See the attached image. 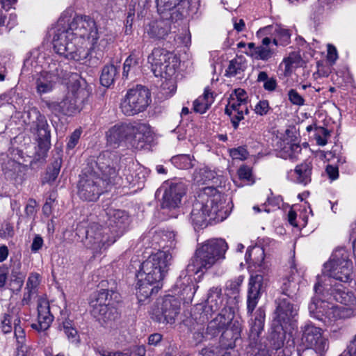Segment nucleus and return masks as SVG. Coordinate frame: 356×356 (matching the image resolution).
<instances>
[{
	"label": "nucleus",
	"instance_id": "56",
	"mask_svg": "<svg viewBox=\"0 0 356 356\" xmlns=\"http://www.w3.org/2000/svg\"><path fill=\"white\" fill-rule=\"evenodd\" d=\"M289 99L293 105L302 106L305 104L304 98L294 89H291L288 92Z\"/></svg>",
	"mask_w": 356,
	"mask_h": 356
},
{
	"label": "nucleus",
	"instance_id": "60",
	"mask_svg": "<svg viewBox=\"0 0 356 356\" xmlns=\"http://www.w3.org/2000/svg\"><path fill=\"white\" fill-rule=\"evenodd\" d=\"M325 172L332 181L336 180L339 177V169L337 166L327 165L325 169Z\"/></svg>",
	"mask_w": 356,
	"mask_h": 356
},
{
	"label": "nucleus",
	"instance_id": "46",
	"mask_svg": "<svg viewBox=\"0 0 356 356\" xmlns=\"http://www.w3.org/2000/svg\"><path fill=\"white\" fill-rule=\"evenodd\" d=\"M186 0H156V7L159 13H164L167 11H171L181 3H184Z\"/></svg>",
	"mask_w": 356,
	"mask_h": 356
},
{
	"label": "nucleus",
	"instance_id": "62",
	"mask_svg": "<svg viewBox=\"0 0 356 356\" xmlns=\"http://www.w3.org/2000/svg\"><path fill=\"white\" fill-rule=\"evenodd\" d=\"M277 86V80L274 77H270L268 81H266L264 83V88L268 91V92H273L276 90V88Z\"/></svg>",
	"mask_w": 356,
	"mask_h": 356
},
{
	"label": "nucleus",
	"instance_id": "50",
	"mask_svg": "<svg viewBox=\"0 0 356 356\" xmlns=\"http://www.w3.org/2000/svg\"><path fill=\"white\" fill-rule=\"evenodd\" d=\"M243 281V277L242 276L229 280L226 283V289L229 291L232 295H236L238 293Z\"/></svg>",
	"mask_w": 356,
	"mask_h": 356
},
{
	"label": "nucleus",
	"instance_id": "14",
	"mask_svg": "<svg viewBox=\"0 0 356 356\" xmlns=\"http://www.w3.org/2000/svg\"><path fill=\"white\" fill-rule=\"evenodd\" d=\"M30 131L37 136L40 149L47 150L51 145V129L46 117L36 107L27 111Z\"/></svg>",
	"mask_w": 356,
	"mask_h": 356
},
{
	"label": "nucleus",
	"instance_id": "15",
	"mask_svg": "<svg viewBox=\"0 0 356 356\" xmlns=\"http://www.w3.org/2000/svg\"><path fill=\"white\" fill-rule=\"evenodd\" d=\"M224 300L221 287L213 286L209 290L205 305H197L193 316L200 323H207L214 313L220 312L224 307H228L224 304Z\"/></svg>",
	"mask_w": 356,
	"mask_h": 356
},
{
	"label": "nucleus",
	"instance_id": "37",
	"mask_svg": "<svg viewBox=\"0 0 356 356\" xmlns=\"http://www.w3.org/2000/svg\"><path fill=\"white\" fill-rule=\"evenodd\" d=\"M70 96L83 108V105L90 97V92L86 87L74 83L72 86Z\"/></svg>",
	"mask_w": 356,
	"mask_h": 356
},
{
	"label": "nucleus",
	"instance_id": "6",
	"mask_svg": "<svg viewBox=\"0 0 356 356\" xmlns=\"http://www.w3.org/2000/svg\"><path fill=\"white\" fill-rule=\"evenodd\" d=\"M322 284H337V282L348 283L353 279V264L349 253L343 248H337L330 260L323 266Z\"/></svg>",
	"mask_w": 356,
	"mask_h": 356
},
{
	"label": "nucleus",
	"instance_id": "28",
	"mask_svg": "<svg viewBox=\"0 0 356 356\" xmlns=\"http://www.w3.org/2000/svg\"><path fill=\"white\" fill-rule=\"evenodd\" d=\"M241 324L237 321H232L222 332L220 337V346L222 349L233 348L235 343L241 337Z\"/></svg>",
	"mask_w": 356,
	"mask_h": 356
},
{
	"label": "nucleus",
	"instance_id": "5",
	"mask_svg": "<svg viewBox=\"0 0 356 356\" xmlns=\"http://www.w3.org/2000/svg\"><path fill=\"white\" fill-rule=\"evenodd\" d=\"M263 276L256 275L252 276L249 282V290L247 300L248 314H252V318L249 321L250 346L255 347L260 334L264 330L265 323V310L262 307L258 308L253 314L258 300L260 297L261 291L263 289Z\"/></svg>",
	"mask_w": 356,
	"mask_h": 356
},
{
	"label": "nucleus",
	"instance_id": "16",
	"mask_svg": "<svg viewBox=\"0 0 356 356\" xmlns=\"http://www.w3.org/2000/svg\"><path fill=\"white\" fill-rule=\"evenodd\" d=\"M108 297L111 298L110 291L102 289L99 291L96 299L91 302V314L102 325H107L119 317L117 309L110 307Z\"/></svg>",
	"mask_w": 356,
	"mask_h": 356
},
{
	"label": "nucleus",
	"instance_id": "42",
	"mask_svg": "<svg viewBox=\"0 0 356 356\" xmlns=\"http://www.w3.org/2000/svg\"><path fill=\"white\" fill-rule=\"evenodd\" d=\"M61 162L56 160L48 167L46 174L42 180V184H51L56 179L60 170Z\"/></svg>",
	"mask_w": 356,
	"mask_h": 356
},
{
	"label": "nucleus",
	"instance_id": "2",
	"mask_svg": "<svg viewBox=\"0 0 356 356\" xmlns=\"http://www.w3.org/2000/svg\"><path fill=\"white\" fill-rule=\"evenodd\" d=\"M227 249V243L222 238H212L198 244L194 255L190 259L186 269L181 273L176 282L181 295L191 300L197 288L193 282V276L200 274L199 277H202L216 264L223 260Z\"/></svg>",
	"mask_w": 356,
	"mask_h": 356
},
{
	"label": "nucleus",
	"instance_id": "40",
	"mask_svg": "<svg viewBox=\"0 0 356 356\" xmlns=\"http://www.w3.org/2000/svg\"><path fill=\"white\" fill-rule=\"evenodd\" d=\"M195 159L193 156L189 154H178L171 158L172 163L177 168L188 170L195 165Z\"/></svg>",
	"mask_w": 356,
	"mask_h": 356
},
{
	"label": "nucleus",
	"instance_id": "1",
	"mask_svg": "<svg viewBox=\"0 0 356 356\" xmlns=\"http://www.w3.org/2000/svg\"><path fill=\"white\" fill-rule=\"evenodd\" d=\"M119 160L116 154L104 152L97 157L95 167L85 168L77 186L80 199L95 202L113 186L121 185L122 180L118 170Z\"/></svg>",
	"mask_w": 356,
	"mask_h": 356
},
{
	"label": "nucleus",
	"instance_id": "23",
	"mask_svg": "<svg viewBox=\"0 0 356 356\" xmlns=\"http://www.w3.org/2000/svg\"><path fill=\"white\" fill-rule=\"evenodd\" d=\"M225 113L229 116L232 126L236 130L238 128L240 121L244 119V115L249 113L247 102L237 99L232 95Z\"/></svg>",
	"mask_w": 356,
	"mask_h": 356
},
{
	"label": "nucleus",
	"instance_id": "54",
	"mask_svg": "<svg viewBox=\"0 0 356 356\" xmlns=\"http://www.w3.org/2000/svg\"><path fill=\"white\" fill-rule=\"evenodd\" d=\"M238 175L241 180H245L250 184L254 183V179L252 177V169L248 165H242L238 170Z\"/></svg>",
	"mask_w": 356,
	"mask_h": 356
},
{
	"label": "nucleus",
	"instance_id": "53",
	"mask_svg": "<svg viewBox=\"0 0 356 356\" xmlns=\"http://www.w3.org/2000/svg\"><path fill=\"white\" fill-rule=\"evenodd\" d=\"M317 131L315 134L317 145L320 146L325 145L327 143V138L330 136V131L324 127L318 128Z\"/></svg>",
	"mask_w": 356,
	"mask_h": 356
},
{
	"label": "nucleus",
	"instance_id": "20",
	"mask_svg": "<svg viewBox=\"0 0 356 356\" xmlns=\"http://www.w3.org/2000/svg\"><path fill=\"white\" fill-rule=\"evenodd\" d=\"M129 141L136 149H142L153 140L152 131L149 124L139 122H133Z\"/></svg>",
	"mask_w": 356,
	"mask_h": 356
},
{
	"label": "nucleus",
	"instance_id": "63",
	"mask_svg": "<svg viewBox=\"0 0 356 356\" xmlns=\"http://www.w3.org/2000/svg\"><path fill=\"white\" fill-rule=\"evenodd\" d=\"M146 350L144 346H135L131 351L129 352V356H145Z\"/></svg>",
	"mask_w": 356,
	"mask_h": 356
},
{
	"label": "nucleus",
	"instance_id": "30",
	"mask_svg": "<svg viewBox=\"0 0 356 356\" xmlns=\"http://www.w3.org/2000/svg\"><path fill=\"white\" fill-rule=\"evenodd\" d=\"M138 282L136 284V296L139 302L145 301L151 295L154 293H157L160 289L159 282H150L147 279H145L143 275L141 277L140 273L136 275Z\"/></svg>",
	"mask_w": 356,
	"mask_h": 356
},
{
	"label": "nucleus",
	"instance_id": "10",
	"mask_svg": "<svg viewBox=\"0 0 356 356\" xmlns=\"http://www.w3.org/2000/svg\"><path fill=\"white\" fill-rule=\"evenodd\" d=\"M302 341L309 346L302 351V356H325L330 348L329 339L323 335L321 328L312 322H307L301 327Z\"/></svg>",
	"mask_w": 356,
	"mask_h": 356
},
{
	"label": "nucleus",
	"instance_id": "12",
	"mask_svg": "<svg viewBox=\"0 0 356 356\" xmlns=\"http://www.w3.org/2000/svg\"><path fill=\"white\" fill-rule=\"evenodd\" d=\"M316 280L314 286L315 296L312 298L308 305L309 315L311 317L323 322H325L326 318L332 321L334 318L335 313L338 312V309L333 306L330 307L327 301L318 297L321 295L323 298H326L328 295L324 289V285L322 284L321 277L317 276Z\"/></svg>",
	"mask_w": 356,
	"mask_h": 356
},
{
	"label": "nucleus",
	"instance_id": "51",
	"mask_svg": "<svg viewBox=\"0 0 356 356\" xmlns=\"http://www.w3.org/2000/svg\"><path fill=\"white\" fill-rule=\"evenodd\" d=\"M20 320H17V323L16 321H15L14 326V332L15 337L17 340V346H22L25 345V332L24 329L19 325Z\"/></svg>",
	"mask_w": 356,
	"mask_h": 356
},
{
	"label": "nucleus",
	"instance_id": "13",
	"mask_svg": "<svg viewBox=\"0 0 356 356\" xmlns=\"http://www.w3.org/2000/svg\"><path fill=\"white\" fill-rule=\"evenodd\" d=\"M70 29L72 31L71 33L74 34L76 39L77 38L81 39H87L90 41L92 49L94 46H99L101 42V33L98 31L96 22L93 19L89 16H76L72 21L69 24ZM108 40V44H109L111 38H104Z\"/></svg>",
	"mask_w": 356,
	"mask_h": 356
},
{
	"label": "nucleus",
	"instance_id": "34",
	"mask_svg": "<svg viewBox=\"0 0 356 356\" xmlns=\"http://www.w3.org/2000/svg\"><path fill=\"white\" fill-rule=\"evenodd\" d=\"M214 102L213 93L209 87L205 88L202 95L193 102V110L196 113L203 114L209 108Z\"/></svg>",
	"mask_w": 356,
	"mask_h": 356
},
{
	"label": "nucleus",
	"instance_id": "55",
	"mask_svg": "<svg viewBox=\"0 0 356 356\" xmlns=\"http://www.w3.org/2000/svg\"><path fill=\"white\" fill-rule=\"evenodd\" d=\"M229 154L233 159L245 160L248 158V152L244 147H238L237 148L231 149Z\"/></svg>",
	"mask_w": 356,
	"mask_h": 356
},
{
	"label": "nucleus",
	"instance_id": "24",
	"mask_svg": "<svg viewBox=\"0 0 356 356\" xmlns=\"http://www.w3.org/2000/svg\"><path fill=\"white\" fill-rule=\"evenodd\" d=\"M257 35V36L270 35L275 47L279 44L286 46L290 43L291 40L290 31L280 24L267 26L260 29Z\"/></svg>",
	"mask_w": 356,
	"mask_h": 356
},
{
	"label": "nucleus",
	"instance_id": "48",
	"mask_svg": "<svg viewBox=\"0 0 356 356\" xmlns=\"http://www.w3.org/2000/svg\"><path fill=\"white\" fill-rule=\"evenodd\" d=\"M41 103L42 107L48 108L49 111L55 116H58L60 114H63L61 102H57L42 99Z\"/></svg>",
	"mask_w": 356,
	"mask_h": 356
},
{
	"label": "nucleus",
	"instance_id": "61",
	"mask_svg": "<svg viewBox=\"0 0 356 356\" xmlns=\"http://www.w3.org/2000/svg\"><path fill=\"white\" fill-rule=\"evenodd\" d=\"M43 245V239L39 235H36L31 244V251L33 252H38L39 250L42 248Z\"/></svg>",
	"mask_w": 356,
	"mask_h": 356
},
{
	"label": "nucleus",
	"instance_id": "45",
	"mask_svg": "<svg viewBox=\"0 0 356 356\" xmlns=\"http://www.w3.org/2000/svg\"><path fill=\"white\" fill-rule=\"evenodd\" d=\"M284 325L277 326L270 336L271 343L275 350L280 349L284 343L286 332L284 330Z\"/></svg>",
	"mask_w": 356,
	"mask_h": 356
},
{
	"label": "nucleus",
	"instance_id": "21",
	"mask_svg": "<svg viewBox=\"0 0 356 356\" xmlns=\"http://www.w3.org/2000/svg\"><path fill=\"white\" fill-rule=\"evenodd\" d=\"M286 298L276 300L275 319L280 325L286 326L298 315V306Z\"/></svg>",
	"mask_w": 356,
	"mask_h": 356
},
{
	"label": "nucleus",
	"instance_id": "11",
	"mask_svg": "<svg viewBox=\"0 0 356 356\" xmlns=\"http://www.w3.org/2000/svg\"><path fill=\"white\" fill-rule=\"evenodd\" d=\"M151 102V93L145 86H137L129 89L120 103L122 112L133 116L144 111Z\"/></svg>",
	"mask_w": 356,
	"mask_h": 356
},
{
	"label": "nucleus",
	"instance_id": "44",
	"mask_svg": "<svg viewBox=\"0 0 356 356\" xmlns=\"http://www.w3.org/2000/svg\"><path fill=\"white\" fill-rule=\"evenodd\" d=\"M139 65V58L134 53L125 60L123 65L122 76L127 78L129 74H134Z\"/></svg>",
	"mask_w": 356,
	"mask_h": 356
},
{
	"label": "nucleus",
	"instance_id": "18",
	"mask_svg": "<svg viewBox=\"0 0 356 356\" xmlns=\"http://www.w3.org/2000/svg\"><path fill=\"white\" fill-rule=\"evenodd\" d=\"M162 197L161 209L172 212L170 218H177L181 198L186 194V186L182 182L166 183Z\"/></svg>",
	"mask_w": 356,
	"mask_h": 356
},
{
	"label": "nucleus",
	"instance_id": "39",
	"mask_svg": "<svg viewBox=\"0 0 356 356\" xmlns=\"http://www.w3.org/2000/svg\"><path fill=\"white\" fill-rule=\"evenodd\" d=\"M117 74L118 70L114 65H105L100 76L101 84L104 87H109L114 83Z\"/></svg>",
	"mask_w": 356,
	"mask_h": 356
},
{
	"label": "nucleus",
	"instance_id": "27",
	"mask_svg": "<svg viewBox=\"0 0 356 356\" xmlns=\"http://www.w3.org/2000/svg\"><path fill=\"white\" fill-rule=\"evenodd\" d=\"M150 238H152L151 246L154 248H156V245L163 249L168 248V251L170 249L175 248L176 234L174 231L159 230L156 231L154 233L149 232L147 236L144 237L143 240H148Z\"/></svg>",
	"mask_w": 356,
	"mask_h": 356
},
{
	"label": "nucleus",
	"instance_id": "26",
	"mask_svg": "<svg viewBox=\"0 0 356 356\" xmlns=\"http://www.w3.org/2000/svg\"><path fill=\"white\" fill-rule=\"evenodd\" d=\"M108 226L115 238L120 237L129 225V216L124 211L117 209L108 213Z\"/></svg>",
	"mask_w": 356,
	"mask_h": 356
},
{
	"label": "nucleus",
	"instance_id": "59",
	"mask_svg": "<svg viewBox=\"0 0 356 356\" xmlns=\"http://www.w3.org/2000/svg\"><path fill=\"white\" fill-rule=\"evenodd\" d=\"M81 134V131L79 129L74 130L70 135L68 142L67 143V148L68 149H72L79 142Z\"/></svg>",
	"mask_w": 356,
	"mask_h": 356
},
{
	"label": "nucleus",
	"instance_id": "19",
	"mask_svg": "<svg viewBox=\"0 0 356 356\" xmlns=\"http://www.w3.org/2000/svg\"><path fill=\"white\" fill-rule=\"evenodd\" d=\"M179 311V300L174 296H168L152 309V318L159 323L172 324Z\"/></svg>",
	"mask_w": 356,
	"mask_h": 356
},
{
	"label": "nucleus",
	"instance_id": "29",
	"mask_svg": "<svg viewBox=\"0 0 356 356\" xmlns=\"http://www.w3.org/2000/svg\"><path fill=\"white\" fill-rule=\"evenodd\" d=\"M53 320L49 303L45 300L40 301L38 304V323H33L31 327L39 332L45 331L50 327Z\"/></svg>",
	"mask_w": 356,
	"mask_h": 356
},
{
	"label": "nucleus",
	"instance_id": "38",
	"mask_svg": "<svg viewBox=\"0 0 356 356\" xmlns=\"http://www.w3.org/2000/svg\"><path fill=\"white\" fill-rule=\"evenodd\" d=\"M48 75L56 83L60 79H67L69 73L63 68V66L60 63L52 62L49 65V70H44Z\"/></svg>",
	"mask_w": 356,
	"mask_h": 356
},
{
	"label": "nucleus",
	"instance_id": "47",
	"mask_svg": "<svg viewBox=\"0 0 356 356\" xmlns=\"http://www.w3.org/2000/svg\"><path fill=\"white\" fill-rule=\"evenodd\" d=\"M63 329L68 339L72 342L79 341V336L76 330L73 327L72 322L70 320H65L63 322Z\"/></svg>",
	"mask_w": 356,
	"mask_h": 356
},
{
	"label": "nucleus",
	"instance_id": "4",
	"mask_svg": "<svg viewBox=\"0 0 356 356\" xmlns=\"http://www.w3.org/2000/svg\"><path fill=\"white\" fill-rule=\"evenodd\" d=\"M227 216L223 195L215 188L207 187L193 204L191 219L194 225L202 226L207 218L220 222L227 218Z\"/></svg>",
	"mask_w": 356,
	"mask_h": 356
},
{
	"label": "nucleus",
	"instance_id": "49",
	"mask_svg": "<svg viewBox=\"0 0 356 356\" xmlns=\"http://www.w3.org/2000/svg\"><path fill=\"white\" fill-rule=\"evenodd\" d=\"M40 283V275L38 273H32L28 277L26 290H31V291L38 292V287Z\"/></svg>",
	"mask_w": 356,
	"mask_h": 356
},
{
	"label": "nucleus",
	"instance_id": "52",
	"mask_svg": "<svg viewBox=\"0 0 356 356\" xmlns=\"http://www.w3.org/2000/svg\"><path fill=\"white\" fill-rule=\"evenodd\" d=\"M243 71L241 64L237 60L234 59L229 62V64L226 70L225 75L227 76H234L240 74Z\"/></svg>",
	"mask_w": 356,
	"mask_h": 356
},
{
	"label": "nucleus",
	"instance_id": "3",
	"mask_svg": "<svg viewBox=\"0 0 356 356\" xmlns=\"http://www.w3.org/2000/svg\"><path fill=\"white\" fill-rule=\"evenodd\" d=\"M69 26L67 28L58 27L54 38L53 46L54 51L65 58L80 62L89 67H96L99 65L104 56L108 40L102 39L99 46L86 50L83 47H77L74 42L76 38Z\"/></svg>",
	"mask_w": 356,
	"mask_h": 356
},
{
	"label": "nucleus",
	"instance_id": "7",
	"mask_svg": "<svg viewBox=\"0 0 356 356\" xmlns=\"http://www.w3.org/2000/svg\"><path fill=\"white\" fill-rule=\"evenodd\" d=\"M76 234L95 256L103 254L117 239L109 227L95 222L86 228L78 227Z\"/></svg>",
	"mask_w": 356,
	"mask_h": 356
},
{
	"label": "nucleus",
	"instance_id": "9",
	"mask_svg": "<svg viewBox=\"0 0 356 356\" xmlns=\"http://www.w3.org/2000/svg\"><path fill=\"white\" fill-rule=\"evenodd\" d=\"M172 259V254L168 251H159L151 254L147 259L143 261L138 273L140 275L150 282H160L167 274Z\"/></svg>",
	"mask_w": 356,
	"mask_h": 356
},
{
	"label": "nucleus",
	"instance_id": "17",
	"mask_svg": "<svg viewBox=\"0 0 356 356\" xmlns=\"http://www.w3.org/2000/svg\"><path fill=\"white\" fill-rule=\"evenodd\" d=\"M148 63L155 76H161L163 73L170 75L175 72L177 65V57L170 51L163 48H155L148 56Z\"/></svg>",
	"mask_w": 356,
	"mask_h": 356
},
{
	"label": "nucleus",
	"instance_id": "57",
	"mask_svg": "<svg viewBox=\"0 0 356 356\" xmlns=\"http://www.w3.org/2000/svg\"><path fill=\"white\" fill-rule=\"evenodd\" d=\"M270 109V107L268 100H260L255 105L254 110L257 115L263 116L266 115Z\"/></svg>",
	"mask_w": 356,
	"mask_h": 356
},
{
	"label": "nucleus",
	"instance_id": "43",
	"mask_svg": "<svg viewBox=\"0 0 356 356\" xmlns=\"http://www.w3.org/2000/svg\"><path fill=\"white\" fill-rule=\"evenodd\" d=\"M61 106L63 114L66 115H71L82 110L70 94L61 101Z\"/></svg>",
	"mask_w": 356,
	"mask_h": 356
},
{
	"label": "nucleus",
	"instance_id": "33",
	"mask_svg": "<svg viewBox=\"0 0 356 356\" xmlns=\"http://www.w3.org/2000/svg\"><path fill=\"white\" fill-rule=\"evenodd\" d=\"M35 90L39 96L51 92L55 88L56 82L47 72L42 71L35 79Z\"/></svg>",
	"mask_w": 356,
	"mask_h": 356
},
{
	"label": "nucleus",
	"instance_id": "64",
	"mask_svg": "<svg viewBox=\"0 0 356 356\" xmlns=\"http://www.w3.org/2000/svg\"><path fill=\"white\" fill-rule=\"evenodd\" d=\"M218 354L219 349L218 347L211 346L202 350V355L203 356H218Z\"/></svg>",
	"mask_w": 356,
	"mask_h": 356
},
{
	"label": "nucleus",
	"instance_id": "31",
	"mask_svg": "<svg viewBox=\"0 0 356 356\" xmlns=\"http://www.w3.org/2000/svg\"><path fill=\"white\" fill-rule=\"evenodd\" d=\"M145 32L152 39L164 40L170 33V25L164 20L152 22L146 28Z\"/></svg>",
	"mask_w": 356,
	"mask_h": 356
},
{
	"label": "nucleus",
	"instance_id": "25",
	"mask_svg": "<svg viewBox=\"0 0 356 356\" xmlns=\"http://www.w3.org/2000/svg\"><path fill=\"white\" fill-rule=\"evenodd\" d=\"M133 122H121L111 127L106 133L108 144L119 145L124 140H129Z\"/></svg>",
	"mask_w": 356,
	"mask_h": 356
},
{
	"label": "nucleus",
	"instance_id": "35",
	"mask_svg": "<svg viewBox=\"0 0 356 356\" xmlns=\"http://www.w3.org/2000/svg\"><path fill=\"white\" fill-rule=\"evenodd\" d=\"M312 166L310 163H302L298 165L294 172L296 175V182L300 184L307 185L311 181Z\"/></svg>",
	"mask_w": 356,
	"mask_h": 356
},
{
	"label": "nucleus",
	"instance_id": "32",
	"mask_svg": "<svg viewBox=\"0 0 356 356\" xmlns=\"http://www.w3.org/2000/svg\"><path fill=\"white\" fill-rule=\"evenodd\" d=\"M264 38L261 40V45L257 47L255 51V58L262 60H268L275 53L276 49L273 47L274 44L271 38L268 35H260Z\"/></svg>",
	"mask_w": 356,
	"mask_h": 356
},
{
	"label": "nucleus",
	"instance_id": "8",
	"mask_svg": "<svg viewBox=\"0 0 356 356\" xmlns=\"http://www.w3.org/2000/svg\"><path fill=\"white\" fill-rule=\"evenodd\" d=\"M234 317V309L232 307H224L215 318L207 321L208 325L205 331L203 326L205 323H200L194 316L196 324L191 328L193 342L198 345L204 341L218 337L220 332H223L228 325H231Z\"/></svg>",
	"mask_w": 356,
	"mask_h": 356
},
{
	"label": "nucleus",
	"instance_id": "22",
	"mask_svg": "<svg viewBox=\"0 0 356 356\" xmlns=\"http://www.w3.org/2000/svg\"><path fill=\"white\" fill-rule=\"evenodd\" d=\"M325 291L327 295L333 296L334 299L344 305L350 307L351 309L356 308V296L352 291L346 290L340 284H324Z\"/></svg>",
	"mask_w": 356,
	"mask_h": 356
},
{
	"label": "nucleus",
	"instance_id": "36",
	"mask_svg": "<svg viewBox=\"0 0 356 356\" xmlns=\"http://www.w3.org/2000/svg\"><path fill=\"white\" fill-rule=\"evenodd\" d=\"M26 273L22 270V264L19 261H13L11 264L10 280L16 286L17 290H20L23 286Z\"/></svg>",
	"mask_w": 356,
	"mask_h": 356
},
{
	"label": "nucleus",
	"instance_id": "41",
	"mask_svg": "<svg viewBox=\"0 0 356 356\" xmlns=\"http://www.w3.org/2000/svg\"><path fill=\"white\" fill-rule=\"evenodd\" d=\"M281 289L282 293L286 296L285 298L293 302H296L298 300V287L295 282L287 280L283 283Z\"/></svg>",
	"mask_w": 356,
	"mask_h": 356
},
{
	"label": "nucleus",
	"instance_id": "58",
	"mask_svg": "<svg viewBox=\"0 0 356 356\" xmlns=\"http://www.w3.org/2000/svg\"><path fill=\"white\" fill-rule=\"evenodd\" d=\"M11 316L8 314H4L1 321L0 328L3 334H8L12 331Z\"/></svg>",
	"mask_w": 356,
	"mask_h": 356
}]
</instances>
